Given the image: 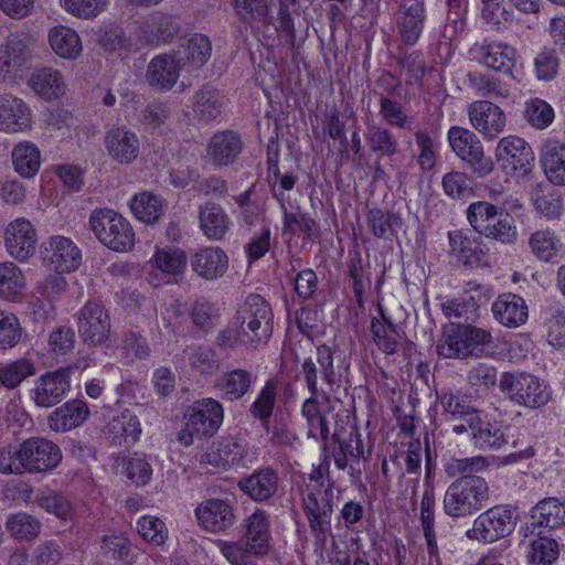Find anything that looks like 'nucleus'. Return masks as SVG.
Wrapping results in <instances>:
<instances>
[{"mask_svg":"<svg viewBox=\"0 0 565 565\" xmlns=\"http://www.w3.org/2000/svg\"><path fill=\"white\" fill-rule=\"evenodd\" d=\"M276 385L273 381H268L262 387L255 402L250 406V413L266 425L273 414L276 403Z\"/></svg>","mask_w":565,"mask_h":565,"instance_id":"nucleus-60","label":"nucleus"},{"mask_svg":"<svg viewBox=\"0 0 565 565\" xmlns=\"http://www.w3.org/2000/svg\"><path fill=\"white\" fill-rule=\"evenodd\" d=\"M424 0H402L396 13V24L403 42L414 45L424 29L425 24Z\"/></svg>","mask_w":565,"mask_h":565,"instance_id":"nucleus-25","label":"nucleus"},{"mask_svg":"<svg viewBox=\"0 0 565 565\" xmlns=\"http://www.w3.org/2000/svg\"><path fill=\"white\" fill-rule=\"evenodd\" d=\"M541 162L546 178L556 185L565 184V147L558 142L545 145Z\"/></svg>","mask_w":565,"mask_h":565,"instance_id":"nucleus-44","label":"nucleus"},{"mask_svg":"<svg viewBox=\"0 0 565 565\" xmlns=\"http://www.w3.org/2000/svg\"><path fill=\"white\" fill-rule=\"evenodd\" d=\"M492 342L490 331L470 324H450L437 342V353L444 359L479 356L480 347Z\"/></svg>","mask_w":565,"mask_h":565,"instance_id":"nucleus-6","label":"nucleus"},{"mask_svg":"<svg viewBox=\"0 0 565 565\" xmlns=\"http://www.w3.org/2000/svg\"><path fill=\"white\" fill-rule=\"evenodd\" d=\"M281 210L286 231L295 232L299 230L307 238H317L320 236L319 224L308 213L300 211L288 212L285 203H281Z\"/></svg>","mask_w":565,"mask_h":565,"instance_id":"nucleus-58","label":"nucleus"},{"mask_svg":"<svg viewBox=\"0 0 565 565\" xmlns=\"http://www.w3.org/2000/svg\"><path fill=\"white\" fill-rule=\"evenodd\" d=\"M188 263L184 250L178 247H157L154 254L145 264L149 281L157 279V271L172 278L183 275Z\"/></svg>","mask_w":565,"mask_h":565,"instance_id":"nucleus-26","label":"nucleus"},{"mask_svg":"<svg viewBox=\"0 0 565 565\" xmlns=\"http://www.w3.org/2000/svg\"><path fill=\"white\" fill-rule=\"evenodd\" d=\"M115 467L121 468V472L137 487L148 484L153 473L146 455L140 452L116 457Z\"/></svg>","mask_w":565,"mask_h":565,"instance_id":"nucleus-40","label":"nucleus"},{"mask_svg":"<svg viewBox=\"0 0 565 565\" xmlns=\"http://www.w3.org/2000/svg\"><path fill=\"white\" fill-rule=\"evenodd\" d=\"M71 367L60 369L41 375L32 390V398L40 407L58 404L71 388Z\"/></svg>","mask_w":565,"mask_h":565,"instance_id":"nucleus-21","label":"nucleus"},{"mask_svg":"<svg viewBox=\"0 0 565 565\" xmlns=\"http://www.w3.org/2000/svg\"><path fill=\"white\" fill-rule=\"evenodd\" d=\"M103 433L110 445L136 444L141 435V425L135 414L125 409L107 423Z\"/></svg>","mask_w":565,"mask_h":565,"instance_id":"nucleus-31","label":"nucleus"},{"mask_svg":"<svg viewBox=\"0 0 565 565\" xmlns=\"http://www.w3.org/2000/svg\"><path fill=\"white\" fill-rule=\"evenodd\" d=\"M447 140L452 152L466 162L478 178H484L493 171L492 159L484 154L483 145L472 130L452 126L447 132Z\"/></svg>","mask_w":565,"mask_h":565,"instance_id":"nucleus-9","label":"nucleus"},{"mask_svg":"<svg viewBox=\"0 0 565 565\" xmlns=\"http://www.w3.org/2000/svg\"><path fill=\"white\" fill-rule=\"evenodd\" d=\"M89 225L97 239L111 250L126 253L135 246L136 237L130 223L111 209L93 211Z\"/></svg>","mask_w":565,"mask_h":565,"instance_id":"nucleus-7","label":"nucleus"},{"mask_svg":"<svg viewBox=\"0 0 565 565\" xmlns=\"http://www.w3.org/2000/svg\"><path fill=\"white\" fill-rule=\"evenodd\" d=\"M469 428L476 447L481 450L499 449L508 444L504 425L482 418L480 413L470 419Z\"/></svg>","mask_w":565,"mask_h":565,"instance_id":"nucleus-32","label":"nucleus"},{"mask_svg":"<svg viewBox=\"0 0 565 565\" xmlns=\"http://www.w3.org/2000/svg\"><path fill=\"white\" fill-rule=\"evenodd\" d=\"M223 107V97L214 88H202L194 95L193 111L195 116L205 122L216 119Z\"/></svg>","mask_w":565,"mask_h":565,"instance_id":"nucleus-50","label":"nucleus"},{"mask_svg":"<svg viewBox=\"0 0 565 565\" xmlns=\"http://www.w3.org/2000/svg\"><path fill=\"white\" fill-rule=\"evenodd\" d=\"M382 318V320L374 318L371 322L373 340L376 347L385 354H394L401 341V333L396 326L384 316Z\"/></svg>","mask_w":565,"mask_h":565,"instance_id":"nucleus-52","label":"nucleus"},{"mask_svg":"<svg viewBox=\"0 0 565 565\" xmlns=\"http://www.w3.org/2000/svg\"><path fill=\"white\" fill-rule=\"evenodd\" d=\"M11 158L15 172L24 179L33 178L40 170L41 151L29 140L17 143L12 149Z\"/></svg>","mask_w":565,"mask_h":565,"instance_id":"nucleus-38","label":"nucleus"},{"mask_svg":"<svg viewBox=\"0 0 565 565\" xmlns=\"http://www.w3.org/2000/svg\"><path fill=\"white\" fill-rule=\"evenodd\" d=\"M42 260L58 274L72 273L82 263V253L77 245L63 235H53L42 244Z\"/></svg>","mask_w":565,"mask_h":565,"instance_id":"nucleus-15","label":"nucleus"},{"mask_svg":"<svg viewBox=\"0 0 565 565\" xmlns=\"http://www.w3.org/2000/svg\"><path fill=\"white\" fill-rule=\"evenodd\" d=\"M494 319L503 327L519 328L529 317V308L525 300L512 292L500 295L491 307Z\"/></svg>","mask_w":565,"mask_h":565,"instance_id":"nucleus-29","label":"nucleus"},{"mask_svg":"<svg viewBox=\"0 0 565 565\" xmlns=\"http://www.w3.org/2000/svg\"><path fill=\"white\" fill-rule=\"evenodd\" d=\"M554 117V109L547 102L541 98H532L525 103L524 118L533 128H547L553 122Z\"/></svg>","mask_w":565,"mask_h":565,"instance_id":"nucleus-59","label":"nucleus"},{"mask_svg":"<svg viewBox=\"0 0 565 565\" xmlns=\"http://www.w3.org/2000/svg\"><path fill=\"white\" fill-rule=\"evenodd\" d=\"M129 206L134 215L147 224L156 223L162 215V203L160 199L151 192L136 194L131 199Z\"/></svg>","mask_w":565,"mask_h":565,"instance_id":"nucleus-53","label":"nucleus"},{"mask_svg":"<svg viewBox=\"0 0 565 565\" xmlns=\"http://www.w3.org/2000/svg\"><path fill=\"white\" fill-rule=\"evenodd\" d=\"M273 318L269 303L260 295H249L237 310L235 326L218 334L217 344L223 348L242 344L257 349L271 337Z\"/></svg>","mask_w":565,"mask_h":565,"instance_id":"nucleus-1","label":"nucleus"},{"mask_svg":"<svg viewBox=\"0 0 565 565\" xmlns=\"http://www.w3.org/2000/svg\"><path fill=\"white\" fill-rule=\"evenodd\" d=\"M110 318L99 301H87L78 312L77 329L89 345H103L109 339Z\"/></svg>","mask_w":565,"mask_h":565,"instance_id":"nucleus-16","label":"nucleus"},{"mask_svg":"<svg viewBox=\"0 0 565 565\" xmlns=\"http://www.w3.org/2000/svg\"><path fill=\"white\" fill-rule=\"evenodd\" d=\"M532 519L540 527L558 529L565 524V503L555 497L544 498L533 508Z\"/></svg>","mask_w":565,"mask_h":565,"instance_id":"nucleus-39","label":"nucleus"},{"mask_svg":"<svg viewBox=\"0 0 565 565\" xmlns=\"http://www.w3.org/2000/svg\"><path fill=\"white\" fill-rule=\"evenodd\" d=\"M49 41L53 51L61 57L73 60L82 52L79 35L71 28L57 25L50 30Z\"/></svg>","mask_w":565,"mask_h":565,"instance_id":"nucleus-43","label":"nucleus"},{"mask_svg":"<svg viewBox=\"0 0 565 565\" xmlns=\"http://www.w3.org/2000/svg\"><path fill=\"white\" fill-rule=\"evenodd\" d=\"M35 367L26 359H19L0 365V384L12 390L18 387L24 379L33 375Z\"/></svg>","mask_w":565,"mask_h":565,"instance_id":"nucleus-54","label":"nucleus"},{"mask_svg":"<svg viewBox=\"0 0 565 565\" xmlns=\"http://www.w3.org/2000/svg\"><path fill=\"white\" fill-rule=\"evenodd\" d=\"M237 486L253 501L264 502L273 498L278 491L279 476L273 468L265 467L242 478Z\"/></svg>","mask_w":565,"mask_h":565,"instance_id":"nucleus-27","label":"nucleus"},{"mask_svg":"<svg viewBox=\"0 0 565 565\" xmlns=\"http://www.w3.org/2000/svg\"><path fill=\"white\" fill-rule=\"evenodd\" d=\"M192 270L204 280H216L228 269V257L221 247H203L190 259Z\"/></svg>","mask_w":565,"mask_h":565,"instance_id":"nucleus-28","label":"nucleus"},{"mask_svg":"<svg viewBox=\"0 0 565 565\" xmlns=\"http://www.w3.org/2000/svg\"><path fill=\"white\" fill-rule=\"evenodd\" d=\"M139 535L156 546L162 545L168 539V529L162 520L153 515H143L137 521Z\"/></svg>","mask_w":565,"mask_h":565,"instance_id":"nucleus-61","label":"nucleus"},{"mask_svg":"<svg viewBox=\"0 0 565 565\" xmlns=\"http://www.w3.org/2000/svg\"><path fill=\"white\" fill-rule=\"evenodd\" d=\"M495 159L510 174L525 179L534 166V152L521 137L510 135L499 140L495 147Z\"/></svg>","mask_w":565,"mask_h":565,"instance_id":"nucleus-13","label":"nucleus"},{"mask_svg":"<svg viewBox=\"0 0 565 565\" xmlns=\"http://www.w3.org/2000/svg\"><path fill=\"white\" fill-rule=\"evenodd\" d=\"M3 242L6 252L11 257L24 263L35 253L36 227L25 217L14 218L4 228Z\"/></svg>","mask_w":565,"mask_h":565,"instance_id":"nucleus-17","label":"nucleus"},{"mask_svg":"<svg viewBox=\"0 0 565 565\" xmlns=\"http://www.w3.org/2000/svg\"><path fill=\"white\" fill-rule=\"evenodd\" d=\"M243 149L241 137L225 130L214 134L207 143V158L217 167H226L236 161Z\"/></svg>","mask_w":565,"mask_h":565,"instance_id":"nucleus-30","label":"nucleus"},{"mask_svg":"<svg viewBox=\"0 0 565 565\" xmlns=\"http://www.w3.org/2000/svg\"><path fill=\"white\" fill-rule=\"evenodd\" d=\"M450 253L466 265L478 264L484 253L481 242L476 237H470L461 231L450 232L449 235Z\"/></svg>","mask_w":565,"mask_h":565,"instance_id":"nucleus-42","label":"nucleus"},{"mask_svg":"<svg viewBox=\"0 0 565 565\" xmlns=\"http://www.w3.org/2000/svg\"><path fill=\"white\" fill-rule=\"evenodd\" d=\"M104 146L113 161L118 164H131L140 154L141 141L134 130L120 126L105 132Z\"/></svg>","mask_w":565,"mask_h":565,"instance_id":"nucleus-20","label":"nucleus"},{"mask_svg":"<svg viewBox=\"0 0 565 565\" xmlns=\"http://www.w3.org/2000/svg\"><path fill=\"white\" fill-rule=\"evenodd\" d=\"M185 355L190 366L201 374H211L220 367L216 353L207 347L193 348Z\"/></svg>","mask_w":565,"mask_h":565,"instance_id":"nucleus-62","label":"nucleus"},{"mask_svg":"<svg viewBox=\"0 0 565 565\" xmlns=\"http://www.w3.org/2000/svg\"><path fill=\"white\" fill-rule=\"evenodd\" d=\"M212 44L207 36L194 34L186 45L173 54L154 56L149 71H181L182 68H201L211 57Z\"/></svg>","mask_w":565,"mask_h":565,"instance_id":"nucleus-12","label":"nucleus"},{"mask_svg":"<svg viewBox=\"0 0 565 565\" xmlns=\"http://www.w3.org/2000/svg\"><path fill=\"white\" fill-rule=\"evenodd\" d=\"M367 224L379 238H385L393 233L394 227L399 226V217L381 209H372L367 213Z\"/></svg>","mask_w":565,"mask_h":565,"instance_id":"nucleus-64","label":"nucleus"},{"mask_svg":"<svg viewBox=\"0 0 565 565\" xmlns=\"http://www.w3.org/2000/svg\"><path fill=\"white\" fill-rule=\"evenodd\" d=\"M470 286L461 296L447 299L441 303L444 315L451 318H462L469 315H476L481 302L490 298L489 289L483 290L481 286L468 284Z\"/></svg>","mask_w":565,"mask_h":565,"instance_id":"nucleus-33","label":"nucleus"},{"mask_svg":"<svg viewBox=\"0 0 565 565\" xmlns=\"http://www.w3.org/2000/svg\"><path fill=\"white\" fill-rule=\"evenodd\" d=\"M529 245L539 259L550 262L558 253L559 239L552 231H536L530 236Z\"/></svg>","mask_w":565,"mask_h":565,"instance_id":"nucleus-57","label":"nucleus"},{"mask_svg":"<svg viewBox=\"0 0 565 565\" xmlns=\"http://www.w3.org/2000/svg\"><path fill=\"white\" fill-rule=\"evenodd\" d=\"M200 227L213 241L222 239L230 230V218L222 206L207 202L199 211Z\"/></svg>","mask_w":565,"mask_h":565,"instance_id":"nucleus-37","label":"nucleus"},{"mask_svg":"<svg viewBox=\"0 0 565 565\" xmlns=\"http://www.w3.org/2000/svg\"><path fill=\"white\" fill-rule=\"evenodd\" d=\"M482 63L492 71H512L516 67V51L504 43H493L480 47Z\"/></svg>","mask_w":565,"mask_h":565,"instance_id":"nucleus-46","label":"nucleus"},{"mask_svg":"<svg viewBox=\"0 0 565 565\" xmlns=\"http://www.w3.org/2000/svg\"><path fill=\"white\" fill-rule=\"evenodd\" d=\"M333 491L331 487L322 489L306 487L302 492V505L309 525L319 541L326 540V533L331 527V515L333 512Z\"/></svg>","mask_w":565,"mask_h":565,"instance_id":"nucleus-14","label":"nucleus"},{"mask_svg":"<svg viewBox=\"0 0 565 565\" xmlns=\"http://www.w3.org/2000/svg\"><path fill=\"white\" fill-rule=\"evenodd\" d=\"M313 0H277L276 31L280 40L289 47L296 46L303 38L297 35L302 26L300 18L306 14Z\"/></svg>","mask_w":565,"mask_h":565,"instance_id":"nucleus-19","label":"nucleus"},{"mask_svg":"<svg viewBox=\"0 0 565 565\" xmlns=\"http://www.w3.org/2000/svg\"><path fill=\"white\" fill-rule=\"evenodd\" d=\"M25 288L21 268L13 262L0 263V298L17 301Z\"/></svg>","mask_w":565,"mask_h":565,"instance_id":"nucleus-45","label":"nucleus"},{"mask_svg":"<svg viewBox=\"0 0 565 565\" xmlns=\"http://www.w3.org/2000/svg\"><path fill=\"white\" fill-rule=\"evenodd\" d=\"M471 86L481 96L507 97L509 85L501 81L495 73H470Z\"/></svg>","mask_w":565,"mask_h":565,"instance_id":"nucleus-55","label":"nucleus"},{"mask_svg":"<svg viewBox=\"0 0 565 565\" xmlns=\"http://www.w3.org/2000/svg\"><path fill=\"white\" fill-rule=\"evenodd\" d=\"M500 387L512 402L531 408L547 404L552 394L545 381L530 373H504Z\"/></svg>","mask_w":565,"mask_h":565,"instance_id":"nucleus-11","label":"nucleus"},{"mask_svg":"<svg viewBox=\"0 0 565 565\" xmlns=\"http://www.w3.org/2000/svg\"><path fill=\"white\" fill-rule=\"evenodd\" d=\"M34 502L45 512L54 514L63 521H71L74 516V507L63 493L51 489L41 490Z\"/></svg>","mask_w":565,"mask_h":565,"instance_id":"nucleus-49","label":"nucleus"},{"mask_svg":"<svg viewBox=\"0 0 565 565\" xmlns=\"http://www.w3.org/2000/svg\"><path fill=\"white\" fill-rule=\"evenodd\" d=\"M31 54L24 40L11 36L0 46V71L30 68Z\"/></svg>","mask_w":565,"mask_h":565,"instance_id":"nucleus-41","label":"nucleus"},{"mask_svg":"<svg viewBox=\"0 0 565 565\" xmlns=\"http://www.w3.org/2000/svg\"><path fill=\"white\" fill-rule=\"evenodd\" d=\"M254 383V376L244 369H233L222 373L214 383L218 396L228 402L241 399L248 393Z\"/></svg>","mask_w":565,"mask_h":565,"instance_id":"nucleus-35","label":"nucleus"},{"mask_svg":"<svg viewBox=\"0 0 565 565\" xmlns=\"http://www.w3.org/2000/svg\"><path fill=\"white\" fill-rule=\"evenodd\" d=\"M515 524V510L511 505L499 504L479 514L466 536L486 544L493 543L509 536Z\"/></svg>","mask_w":565,"mask_h":565,"instance_id":"nucleus-10","label":"nucleus"},{"mask_svg":"<svg viewBox=\"0 0 565 565\" xmlns=\"http://www.w3.org/2000/svg\"><path fill=\"white\" fill-rule=\"evenodd\" d=\"M195 518L203 530L220 534L234 524V507L227 500L207 499L196 507Z\"/></svg>","mask_w":565,"mask_h":565,"instance_id":"nucleus-23","label":"nucleus"},{"mask_svg":"<svg viewBox=\"0 0 565 565\" xmlns=\"http://www.w3.org/2000/svg\"><path fill=\"white\" fill-rule=\"evenodd\" d=\"M62 461L60 447L46 438L32 437L19 448H4L0 451L2 475H24L50 471Z\"/></svg>","mask_w":565,"mask_h":565,"instance_id":"nucleus-2","label":"nucleus"},{"mask_svg":"<svg viewBox=\"0 0 565 565\" xmlns=\"http://www.w3.org/2000/svg\"><path fill=\"white\" fill-rule=\"evenodd\" d=\"M28 83L45 100L58 99L66 92V84L60 73H32Z\"/></svg>","mask_w":565,"mask_h":565,"instance_id":"nucleus-48","label":"nucleus"},{"mask_svg":"<svg viewBox=\"0 0 565 565\" xmlns=\"http://www.w3.org/2000/svg\"><path fill=\"white\" fill-rule=\"evenodd\" d=\"M466 216L471 227L481 236L512 244L518 231L513 217L504 210L489 201H476L469 204Z\"/></svg>","mask_w":565,"mask_h":565,"instance_id":"nucleus-5","label":"nucleus"},{"mask_svg":"<svg viewBox=\"0 0 565 565\" xmlns=\"http://www.w3.org/2000/svg\"><path fill=\"white\" fill-rule=\"evenodd\" d=\"M6 529L15 540L32 541L40 534L42 524L35 516L18 512L7 518Z\"/></svg>","mask_w":565,"mask_h":565,"instance_id":"nucleus-51","label":"nucleus"},{"mask_svg":"<svg viewBox=\"0 0 565 565\" xmlns=\"http://www.w3.org/2000/svg\"><path fill=\"white\" fill-rule=\"evenodd\" d=\"M470 125L484 139H495L507 126V116L497 104L480 99L472 102L467 109Z\"/></svg>","mask_w":565,"mask_h":565,"instance_id":"nucleus-18","label":"nucleus"},{"mask_svg":"<svg viewBox=\"0 0 565 565\" xmlns=\"http://www.w3.org/2000/svg\"><path fill=\"white\" fill-rule=\"evenodd\" d=\"M247 454L246 444L231 437H222L200 456V463L205 467L226 470L242 465Z\"/></svg>","mask_w":565,"mask_h":565,"instance_id":"nucleus-22","label":"nucleus"},{"mask_svg":"<svg viewBox=\"0 0 565 565\" xmlns=\"http://www.w3.org/2000/svg\"><path fill=\"white\" fill-rule=\"evenodd\" d=\"M558 554V544L555 540L540 536L531 542L527 559L531 565H552Z\"/></svg>","mask_w":565,"mask_h":565,"instance_id":"nucleus-56","label":"nucleus"},{"mask_svg":"<svg viewBox=\"0 0 565 565\" xmlns=\"http://www.w3.org/2000/svg\"><path fill=\"white\" fill-rule=\"evenodd\" d=\"M489 500L488 482L466 475L451 482L444 495V511L451 518H465L481 510Z\"/></svg>","mask_w":565,"mask_h":565,"instance_id":"nucleus-4","label":"nucleus"},{"mask_svg":"<svg viewBox=\"0 0 565 565\" xmlns=\"http://www.w3.org/2000/svg\"><path fill=\"white\" fill-rule=\"evenodd\" d=\"M89 416V408L82 399H72L57 407L49 417L50 428L67 431L81 426Z\"/></svg>","mask_w":565,"mask_h":565,"instance_id":"nucleus-36","label":"nucleus"},{"mask_svg":"<svg viewBox=\"0 0 565 565\" xmlns=\"http://www.w3.org/2000/svg\"><path fill=\"white\" fill-rule=\"evenodd\" d=\"M32 127V111L26 103L11 94L0 95V131L26 132Z\"/></svg>","mask_w":565,"mask_h":565,"instance_id":"nucleus-24","label":"nucleus"},{"mask_svg":"<svg viewBox=\"0 0 565 565\" xmlns=\"http://www.w3.org/2000/svg\"><path fill=\"white\" fill-rule=\"evenodd\" d=\"M185 426L178 434V441L189 447L194 437L211 436L220 428L224 418L222 404L214 398L195 402L185 413Z\"/></svg>","mask_w":565,"mask_h":565,"instance_id":"nucleus-8","label":"nucleus"},{"mask_svg":"<svg viewBox=\"0 0 565 565\" xmlns=\"http://www.w3.org/2000/svg\"><path fill=\"white\" fill-rule=\"evenodd\" d=\"M444 192L457 200L467 199L472 194V185L469 175L461 171L447 172L441 180Z\"/></svg>","mask_w":565,"mask_h":565,"instance_id":"nucleus-63","label":"nucleus"},{"mask_svg":"<svg viewBox=\"0 0 565 565\" xmlns=\"http://www.w3.org/2000/svg\"><path fill=\"white\" fill-rule=\"evenodd\" d=\"M438 399L443 411L452 419H461L469 424L470 419L479 414L469 396L460 392H443Z\"/></svg>","mask_w":565,"mask_h":565,"instance_id":"nucleus-47","label":"nucleus"},{"mask_svg":"<svg viewBox=\"0 0 565 565\" xmlns=\"http://www.w3.org/2000/svg\"><path fill=\"white\" fill-rule=\"evenodd\" d=\"M302 374L310 393L301 407V415L306 418L309 435L316 437L319 434L320 439L327 443L330 438V428L328 414L334 411L338 399L318 388V369L312 359H306L302 363Z\"/></svg>","mask_w":565,"mask_h":565,"instance_id":"nucleus-3","label":"nucleus"},{"mask_svg":"<svg viewBox=\"0 0 565 565\" xmlns=\"http://www.w3.org/2000/svg\"><path fill=\"white\" fill-rule=\"evenodd\" d=\"M253 555H265L269 551V521L263 510H256L245 520V533L242 539Z\"/></svg>","mask_w":565,"mask_h":565,"instance_id":"nucleus-34","label":"nucleus"}]
</instances>
